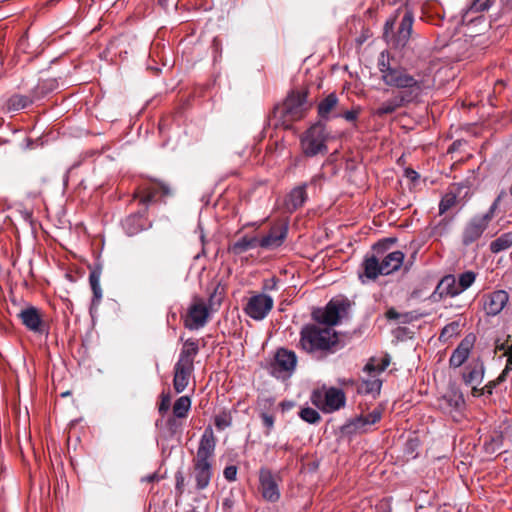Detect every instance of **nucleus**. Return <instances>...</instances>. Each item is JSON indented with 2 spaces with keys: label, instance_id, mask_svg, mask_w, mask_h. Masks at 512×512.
Listing matches in <instances>:
<instances>
[{
  "label": "nucleus",
  "instance_id": "f257e3e1",
  "mask_svg": "<svg viewBox=\"0 0 512 512\" xmlns=\"http://www.w3.org/2000/svg\"><path fill=\"white\" fill-rule=\"evenodd\" d=\"M377 66L380 79L386 86L400 90L397 92L398 94L416 99L425 89L429 88V85L423 78H416L410 74L405 67L397 64L384 51L379 55Z\"/></svg>",
  "mask_w": 512,
  "mask_h": 512
},
{
  "label": "nucleus",
  "instance_id": "f03ea898",
  "mask_svg": "<svg viewBox=\"0 0 512 512\" xmlns=\"http://www.w3.org/2000/svg\"><path fill=\"white\" fill-rule=\"evenodd\" d=\"M217 439L211 426L205 428L200 437L196 454L192 459V477L197 490H204L210 484L215 462Z\"/></svg>",
  "mask_w": 512,
  "mask_h": 512
},
{
  "label": "nucleus",
  "instance_id": "7ed1b4c3",
  "mask_svg": "<svg viewBox=\"0 0 512 512\" xmlns=\"http://www.w3.org/2000/svg\"><path fill=\"white\" fill-rule=\"evenodd\" d=\"M384 243H377L372 247V253L366 254L361 267L363 273L360 278L366 277L375 280L379 275H389L398 271L404 262L405 254L402 251L384 253Z\"/></svg>",
  "mask_w": 512,
  "mask_h": 512
},
{
  "label": "nucleus",
  "instance_id": "20e7f679",
  "mask_svg": "<svg viewBox=\"0 0 512 512\" xmlns=\"http://www.w3.org/2000/svg\"><path fill=\"white\" fill-rule=\"evenodd\" d=\"M338 335L331 327L316 324L304 326L300 331L299 347L312 355H327L335 351Z\"/></svg>",
  "mask_w": 512,
  "mask_h": 512
},
{
  "label": "nucleus",
  "instance_id": "39448f33",
  "mask_svg": "<svg viewBox=\"0 0 512 512\" xmlns=\"http://www.w3.org/2000/svg\"><path fill=\"white\" fill-rule=\"evenodd\" d=\"M310 105L307 102L306 91H292L282 104L277 105L272 112L275 126L288 129L296 121L305 117Z\"/></svg>",
  "mask_w": 512,
  "mask_h": 512
},
{
  "label": "nucleus",
  "instance_id": "423d86ee",
  "mask_svg": "<svg viewBox=\"0 0 512 512\" xmlns=\"http://www.w3.org/2000/svg\"><path fill=\"white\" fill-rule=\"evenodd\" d=\"M328 135L324 125L316 123L312 125L301 137V148L305 156L314 157L327 153Z\"/></svg>",
  "mask_w": 512,
  "mask_h": 512
},
{
  "label": "nucleus",
  "instance_id": "0eeeda50",
  "mask_svg": "<svg viewBox=\"0 0 512 512\" xmlns=\"http://www.w3.org/2000/svg\"><path fill=\"white\" fill-rule=\"evenodd\" d=\"M350 303L346 299H332L324 309H318L313 313V318L319 324L331 327L337 325L343 318H346Z\"/></svg>",
  "mask_w": 512,
  "mask_h": 512
},
{
  "label": "nucleus",
  "instance_id": "6e6552de",
  "mask_svg": "<svg viewBox=\"0 0 512 512\" xmlns=\"http://www.w3.org/2000/svg\"><path fill=\"white\" fill-rule=\"evenodd\" d=\"M390 357L385 355L382 359L371 358L364 366L363 371L368 377L362 380V388L366 393L379 394L382 381L378 376L389 366Z\"/></svg>",
  "mask_w": 512,
  "mask_h": 512
},
{
  "label": "nucleus",
  "instance_id": "1a4fd4ad",
  "mask_svg": "<svg viewBox=\"0 0 512 512\" xmlns=\"http://www.w3.org/2000/svg\"><path fill=\"white\" fill-rule=\"evenodd\" d=\"M312 401L324 412L331 413L345 405L346 397L341 389L330 387L315 391L312 395Z\"/></svg>",
  "mask_w": 512,
  "mask_h": 512
},
{
  "label": "nucleus",
  "instance_id": "9d476101",
  "mask_svg": "<svg viewBox=\"0 0 512 512\" xmlns=\"http://www.w3.org/2000/svg\"><path fill=\"white\" fill-rule=\"evenodd\" d=\"M399 16H401V21L397 30L396 42L398 46H404L410 38L413 25V15L406 7L397 9L396 16L386 21L384 36L387 38L389 33L393 32L396 18Z\"/></svg>",
  "mask_w": 512,
  "mask_h": 512
},
{
  "label": "nucleus",
  "instance_id": "9b49d317",
  "mask_svg": "<svg viewBox=\"0 0 512 512\" xmlns=\"http://www.w3.org/2000/svg\"><path fill=\"white\" fill-rule=\"evenodd\" d=\"M208 318L209 310L205 300L198 296L193 297L186 314L183 316L185 328L198 330L206 325Z\"/></svg>",
  "mask_w": 512,
  "mask_h": 512
},
{
  "label": "nucleus",
  "instance_id": "f8f14e48",
  "mask_svg": "<svg viewBox=\"0 0 512 512\" xmlns=\"http://www.w3.org/2000/svg\"><path fill=\"white\" fill-rule=\"evenodd\" d=\"M274 300L266 293H251L244 306V312L253 320H263L273 309Z\"/></svg>",
  "mask_w": 512,
  "mask_h": 512
},
{
  "label": "nucleus",
  "instance_id": "ddd939ff",
  "mask_svg": "<svg viewBox=\"0 0 512 512\" xmlns=\"http://www.w3.org/2000/svg\"><path fill=\"white\" fill-rule=\"evenodd\" d=\"M172 194L170 186L162 181H152L141 185L135 192L134 198H138L140 204L147 206L157 201L158 197Z\"/></svg>",
  "mask_w": 512,
  "mask_h": 512
},
{
  "label": "nucleus",
  "instance_id": "4468645a",
  "mask_svg": "<svg viewBox=\"0 0 512 512\" xmlns=\"http://www.w3.org/2000/svg\"><path fill=\"white\" fill-rule=\"evenodd\" d=\"M509 294L507 291L499 289L485 293L481 297V307L487 316L499 315L509 302Z\"/></svg>",
  "mask_w": 512,
  "mask_h": 512
},
{
  "label": "nucleus",
  "instance_id": "2eb2a0df",
  "mask_svg": "<svg viewBox=\"0 0 512 512\" xmlns=\"http://www.w3.org/2000/svg\"><path fill=\"white\" fill-rule=\"evenodd\" d=\"M297 364V356L294 351L285 348H279L274 356L272 369L275 374L280 376H290Z\"/></svg>",
  "mask_w": 512,
  "mask_h": 512
},
{
  "label": "nucleus",
  "instance_id": "dca6fc26",
  "mask_svg": "<svg viewBox=\"0 0 512 512\" xmlns=\"http://www.w3.org/2000/svg\"><path fill=\"white\" fill-rule=\"evenodd\" d=\"M469 192V188L463 183H454L449 186L448 191L442 197L439 203V214L443 215L453 208L460 197L465 198Z\"/></svg>",
  "mask_w": 512,
  "mask_h": 512
},
{
  "label": "nucleus",
  "instance_id": "f3484780",
  "mask_svg": "<svg viewBox=\"0 0 512 512\" xmlns=\"http://www.w3.org/2000/svg\"><path fill=\"white\" fill-rule=\"evenodd\" d=\"M413 100L414 99L409 98L405 95L393 93V95L389 99L379 103V105L376 108L372 109V115L379 118H383L387 115L393 114L399 108L404 106L405 103L412 102Z\"/></svg>",
  "mask_w": 512,
  "mask_h": 512
},
{
  "label": "nucleus",
  "instance_id": "a211bd4d",
  "mask_svg": "<svg viewBox=\"0 0 512 512\" xmlns=\"http://www.w3.org/2000/svg\"><path fill=\"white\" fill-rule=\"evenodd\" d=\"M476 337L474 334L466 335L452 352L449 359V365L452 368H459L468 359L472 348L474 347Z\"/></svg>",
  "mask_w": 512,
  "mask_h": 512
},
{
  "label": "nucleus",
  "instance_id": "6ab92c4d",
  "mask_svg": "<svg viewBox=\"0 0 512 512\" xmlns=\"http://www.w3.org/2000/svg\"><path fill=\"white\" fill-rule=\"evenodd\" d=\"M287 231L288 228L283 223L272 226L266 235L259 238L258 246L264 249H275L280 247L287 236Z\"/></svg>",
  "mask_w": 512,
  "mask_h": 512
},
{
  "label": "nucleus",
  "instance_id": "aec40b11",
  "mask_svg": "<svg viewBox=\"0 0 512 512\" xmlns=\"http://www.w3.org/2000/svg\"><path fill=\"white\" fill-rule=\"evenodd\" d=\"M22 324L30 331L38 334L46 332L45 323L40 311L35 307H28L19 313Z\"/></svg>",
  "mask_w": 512,
  "mask_h": 512
},
{
  "label": "nucleus",
  "instance_id": "412c9836",
  "mask_svg": "<svg viewBox=\"0 0 512 512\" xmlns=\"http://www.w3.org/2000/svg\"><path fill=\"white\" fill-rule=\"evenodd\" d=\"M488 223L485 222L479 216H475L465 225L462 233V243L465 246H469L472 243L476 242L486 228L488 227Z\"/></svg>",
  "mask_w": 512,
  "mask_h": 512
},
{
  "label": "nucleus",
  "instance_id": "4be33fe9",
  "mask_svg": "<svg viewBox=\"0 0 512 512\" xmlns=\"http://www.w3.org/2000/svg\"><path fill=\"white\" fill-rule=\"evenodd\" d=\"M194 371V365L176 362L174 365L173 387L177 393L183 392L190 381Z\"/></svg>",
  "mask_w": 512,
  "mask_h": 512
},
{
  "label": "nucleus",
  "instance_id": "5701e85b",
  "mask_svg": "<svg viewBox=\"0 0 512 512\" xmlns=\"http://www.w3.org/2000/svg\"><path fill=\"white\" fill-rule=\"evenodd\" d=\"M259 480L262 496L270 502H276L280 498V492L272 473L269 470H261Z\"/></svg>",
  "mask_w": 512,
  "mask_h": 512
},
{
  "label": "nucleus",
  "instance_id": "b1692460",
  "mask_svg": "<svg viewBox=\"0 0 512 512\" xmlns=\"http://www.w3.org/2000/svg\"><path fill=\"white\" fill-rule=\"evenodd\" d=\"M484 377V365L481 361H472L463 373V380L465 384L472 386L474 393L477 390V386L480 385Z\"/></svg>",
  "mask_w": 512,
  "mask_h": 512
},
{
  "label": "nucleus",
  "instance_id": "393cba45",
  "mask_svg": "<svg viewBox=\"0 0 512 512\" xmlns=\"http://www.w3.org/2000/svg\"><path fill=\"white\" fill-rule=\"evenodd\" d=\"M124 230L130 236L136 235L147 227L146 208L125 218L122 223Z\"/></svg>",
  "mask_w": 512,
  "mask_h": 512
},
{
  "label": "nucleus",
  "instance_id": "a878e982",
  "mask_svg": "<svg viewBox=\"0 0 512 512\" xmlns=\"http://www.w3.org/2000/svg\"><path fill=\"white\" fill-rule=\"evenodd\" d=\"M457 286L458 284L455 276L446 275L440 280L434 293L438 294L440 298L455 297L461 294Z\"/></svg>",
  "mask_w": 512,
  "mask_h": 512
},
{
  "label": "nucleus",
  "instance_id": "bb28decb",
  "mask_svg": "<svg viewBox=\"0 0 512 512\" xmlns=\"http://www.w3.org/2000/svg\"><path fill=\"white\" fill-rule=\"evenodd\" d=\"M258 244H259L258 237L243 236V237L239 238L238 240H236L235 242H233L232 244H230L228 247V251L235 255H240L250 249L259 247Z\"/></svg>",
  "mask_w": 512,
  "mask_h": 512
},
{
  "label": "nucleus",
  "instance_id": "cd10ccee",
  "mask_svg": "<svg viewBox=\"0 0 512 512\" xmlns=\"http://www.w3.org/2000/svg\"><path fill=\"white\" fill-rule=\"evenodd\" d=\"M199 352L198 341L194 339H187L183 343L180 351L178 362L194 365V359Z\"/></svg>",
  "mask_w": 512,
  "mask_h": 512
},
{
  "label": "nucleus",
  "instance_id": "c85d7f7f",
  "mask_svg": "<svg viewBox=\"0 0 512 512\" xmlns=\"http://www.w3.org/2000/svg\"><path fill=\"white\" fill-rule=\"evenodd\" d=\"M463 402L464 401L462 395L452 391L443 395L439 399L438 406L442 411L451 413L452 411L457 410L463 404Z\"/></svg>",
  "mask_w": 512,
  "mask_h": 512
},
{
  "label": "nucleus",
  "instance_id": "c756f323",
  "mask_svg": "<svg viewBox=\"0 0 512 512\" xmlns=\"http://www.w3.org/2000/svg\"><path fill=\"white\" fill-rule=\"evenodd\" d=\"M382 412L379 409H374L372 412L367 415H361L355 418L351 425L355 430L365 432L368 426H371L378 422L381 419Z\"/></svg>",
  "mask_w": 512,
  "mask_h": 512
},
{
  "label": "nucleus",
  "instance_id": "7c9ffc66",
  "mask_svg": "<svg viewBox=\"0 0 512 512\" xmlns=\"http://www.w3.org/2000/svg\"><path fill=\"white\" fill-rule=\"evenodd\" d=\"M307 199L306 186H298L294 188L286 199V207L289 211H294L301 207Z\"/></svg>",
  "mask_w": 512,
  "mask_h": 512
},
{
  "label": "nucleus",
  "instance_id": "2f4dec72",
  "mask_svg": "<svg viewBox=\"0 0 512 512\" xmlns=\"http://www.w3.org/2000/svg\"><path fill=\"white\" fill-rule=\"evenodd\" d=\"M337 104L338 98L336 94H329L318 104L319 116L324 119L329 118L330 113L336 108Z\"/></svg>",
  "mask_w": 512,
  "mask_h": 512
},
{
  "label": "nucleus",
  "instance_id": "473e14b6",
  "mask_svg": "<svg viewBox=\"0 0 512 512\" xmlns=\"http://www.w3.org/2000/svg\"><path fill=\"white\" fill-rule=\"evenodd\" d=\"M191 409V399L189 396L179 397L173 405V415L176 418L184 419L188 416Z\"/></svg>",
  "mask_w": 512,
  "mask_h": 512
},
{
  "label": "nucleus",
  "instance_id": "72a5a7b5",
  "mask_svg": "<svg viewBox=\"0 0 512 512\" xmlns=\"http://www.w3.org/2000/svg\"><path fill=\"white\" fill-rule=\"evenodd\" d=\"M512 246V232H507L500 235L498 238L490 243V250L492 253H499L507 250Z\"/></svg>",
  "mask_w": 512,
  "mask_h": 512
},
{
  "label": "nucleus",
  "instance_id": "f704fd0d",
  "mask_svg": "<svg viewBox=\"0 0 512 512\" xmlns=\"http://www.w3.org/2000/svg\"><path fill=\"white\" fill-rule=\"evenodd\" d=\"M100 276L101 272L99 270H93L89 275V283L93 291V304H98L102 298Z\"/></svg>",
  "mask_w": 512,
  "mask_h": 512
},
{
  "label": "nucleus",
  "instance_id": "c9c22d12",
  "mask_svg": "<svg viewBox=\"0 0 512 512\" xmlns=\"http://www.w3.org/2000/svg\"><path fill=\"white\" fill-rule=\"evenodd\" d=\"M476 278L477 273L471 270L459 274L457 278V287L459 288L460 292L462 293L468 288H470L474 284Z\"/></svg>",
  "mask_w": 512,
  "mask_h": 512
},
{
  "label": "nucleus",
  "instance_id": "e433bc0d",
  "mask_svg": "<svg viewBox=\"0 0 512 512\" xmlns=\"http://www.w3.org/2000/svg\"><path fill=\"white\" fill-rule=\"evenodd\" d=\"M32 103V99L24 95H14L8 101V108L10 110H20L26 108Z\"/></svg>",
  "mask_w": 512,
  "mask_h": 512
},
{
  "label": "nucleus",
  "instance_id": "4c0bfd02",
  "mask_svg": "<svg viewBox=\"0 0 512 512\" xmlns=\"http://www.w3.org/2000/svg\"><path fill=\"white\" fill-rule=\"evenodd\" d=\"M450 221L446 218L441 219L436 225L431 227L430 236L439 239L448 233Z\"/></svg>",
  "mask_w": 512,
  "mask_h": 512
},
{
  "label": "nucleus",
  "instance_id": "58836bf2",
  "mask_svg": "<svg viewBox=\"0 0 512 512\" xmlns=\"http://www.w3.org/2000/svg\"><path fill=\"white\" fill-rule=\"evenodd\" d=\"M214 424L218 430H224L231 426L232 416L228 411H222L214 418Z\"/></svg>",
  "mask_w": 512,
  "mask_h": 512
},
{
  "label": "nucleus",
  "instance_id": "ea45409f",
  "mask_svg": "<svg viewBox=\"0 0 512 512\" xmlns=\"http://www.w3.org/2000/svg\"><path fill=\"white\" fill-rule=\"evenodd\" d=\"M300 417L302 420L310 423L315 424L320 420V414L313 408L307 407L303 408L300 411Z\"/></svg>",
  "mask_w": 512,
  "mask_h": 512
},
{
  "label": "nucleus",
  "instance_id": "a19ab883",
  "mask_svg": "<svg viewBox=\"0 0 512 512\" xmlns=\"http://www.w3.org/2000/svg\"><path fill=\"white\" fill-rule=\"evenodd\" d=\"M458 332H459V323L451 322L442 329L439 338H440V340L447 341L449 338L453 337L454 335H457Z\"/></svg>",
  "mask_w": 512,
  "mask_h": 512
},
{
  "label": "nucleus",
  "instance_id": "79ce46f5",
  "mask_svg": "<svg viewBox=\"0 0 512 512\" xmlns=\"http://www.w3.org/2000/svg\"><path fill=\"white\" fill-rule=\"evenodd\" d=\"M491 7V0H472L468 10L474 13L483 12Z\"/></svg>",
  "mask_w": 512,
  "mask_h": 512
},
{
  "label": "nucleus",
  "instance_id": "37998d69",
  "mask_svg": "<svg viewBox=\"0 0 512 512\" xmlns=\"http://www.w3.org/2000/svg\"><path fill=\"white\" fill-rule=\"evenodd\" d=\"M504 194H505V192L502 191L498 195V197L495 199V201L492 203V205L490 206L489 210L485 214L479 216L480 218H482L488 224L493 219V217L495 215V211L497 210V208L499 206V203H500V200H501V198L503 197Z\"/></svg>",
  "mask_w": 512,
  "mask_h": 512
},
{
  "label": "nucleus",
  "instance_id": "c03bdc74",
  "mask_svg": "<svg viewBox=\"0 0 512 512\" xmlns=\"http://www.w3.org/2000/svg\"><path fill=\"white\" fill-rule=\"evenodd\" d=\"M260 417L262 419L264 427L266 428L265 434L269 435L274 427V417L265 412H261Z\"/></svg>",
  "mask_w": 512,
  "mask_h": 512
},
{
  "label": "nucleus",
  "instance_id": "a18cd8bd",
  "mask_svg": "<svg viewBox=\"0 0 512 512\" xmlns=\"http://www.w3.org/2000/svg\"><path fill=\"white\" fill-rule=\"evenodd\" d=\"M171 396L170 394H161V401L158 407V411L161 415H164L170 408Z\"/></svg>",
  "mask_w": 512,
  "mask_h": 512
},
{
  "label": "nucleus",
  "instance_id": "49530a36",
  "mask_svg": "<svg viewBox=\"0 0 512 512\" xmlns=\"http://www.w3.org/2000/svg\"><path fill=\"white\" fill-rule=\"evenodd\" d=\"M278 279L275 277L265 279L262 284L263 293L277 290Z\"/></svg>",
  "mask_w": 512,
  "mask_h": 512
},
{
  "label": "nucleus",
  "instance_id": "de8ad7c7",
  "mask_svg": "<svg viewBox=\"0 0 512 512\" xmlns=\"http://www.w3.org/2000/svg\"><path fill=\"white\" fill-rule=\"evenodd\" d=\"M224 478L229 481L233 482L236 480L237 477V467L234 465H230L224 468L223 471Z\"/></svg>",
  "mask_w": 512,
  "mask_h": 512
},
{
  "label": "nucleus",
  "instance_id": "09e8293b",
  "mask_svg": "<svg viewBox=\"0 0 512 512\" xmlns=\"http://www.w3.org/2000/svg\"><path fill=\"white\" fill-rule=\"evenodd\" d=\"M175 481H176L175 488H176L177 492L180 495L183 494L184 488H185V477L181 471H178L175 474Z\"/></svg>",
  "mask_w": 512,
  "mask_h": 512
},
{
  "label": "nucleus",
  "instance_id": "8fccbe9b",
  "mask_svg": "<svg viewBox=\"0 0 512 512\" xmlns=\"http://www.w3.org/2000/svg\"><path fill=\"white\" fill-rule=\"evenodd\" d=\"M359 111L358 110H349L346 111L342 117L345 118L347 121H355L358 117Z\"/></svg>",
  "mask_w": 512,
  "mask_h": 512
},
{
  "label": "nucleus",
  "instance_id": "3c124183",
  "mask_svg": "<svg viewBox=\"0 0 512 512\" xmlns=\"http://www.w3.org/2000/svg\"><path fill=\"white\" fill-rule=\"evenodd\" d=\"M399 313L394 309V308H390L387 312H386V317L390 320H396L399 318Z\"/></svg>",
  "mask_w": 512,
  "mask_h": 512
},
{
  "label": "nucleus",
  "instance_id": "603ef678",
  "mask_svg": "<svg viewBox=\"0 0 512 512\" xmlns=\"http://www.w3.org/2000/svg\"><path fill=\"white\" fill-rule=\"evenodd\" d=\"M406 176L408 178H410L411 180H413V181L416 180L417 178H419V174L416 171L412 170V169H407L406 170Z\"/></svg>",
  "mask_w": 512,
  "mask_h": 512
},
{
  "label": "nucleus",
  "instance_id": "864d4df0",
  "mask_svg": "<svg viewBox=\"0 0 512 512\" xmlns=\"http://www.w3.org/2000/svg\"><path fill=\"white\" fill-rule=\"evenodd\" d=\"M143 480L147 481V482H153L155 480H158V476H157V474L154 473V474H151V475L145 477Z\"/></svg>",
  "mask_w": 512,
  "mask_h": 512
}]
</instances>
